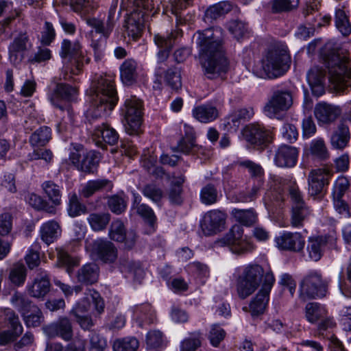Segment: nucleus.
I'll return each instance as SVG.
<instances>
[{"mask_svg": "<svg viewBox=\"0 0 351 351\" xmlns=\"http://www.w3.org/2000/svg\"><path fill=\"white\" fill-rule=\"evenodd\" d=\"M196 43L199 48V56L208 78H214L225 73L228 66L223 46L222 30L220 27L209 28L196 33Z\"/></svg>", "mask_w": 351, "mask_h": 351, "instance_id": "obj_1", "label": "nucleus"}, {"mask_svg": "<svg viewBox=\"0 0 351 351\" xmlns=\"http://www.w3.org/2000/svg\"><path fill=\"white\" fill-rule=\"evenodd\" d=\"M91 106L87 111L90 121L106 117L112 110L118 101L114 77L110 75L99 76L90 88Z\"/></svg>", "mask_w": 351, "mask_h": 351, "instance_id": "obj_2", "label": "nucleus"}, {"mask_svg": "<svg viewBox=\"0 0 351 351\" xmlns=\"http://www.w3.org/2000/svg\"><path fill=\"white\" fill-rule=\"evenodd\" d=\"M324 64L328 70V80L337 90H343L350 85L351 60L342 52L335 51L327 55Z\"/></svg>", "mask_w": 351, "mask_h": 351, "instance_id": "obj_3", "label": "nucleus"}, {"mask_svg": "<svg viewBox=\"0 0 351 351\" xmlns=\"http://www.w3.org/2000/svg\"><path fill=\"white\" fill-rule=\"evenodd\" d=\"M90 302L93 304V312L97 315L104 311L105 304L100 293L94 289L87 288L82 299L77 302L71 311L76 322L84 330H89L93 326V322L87 313L90 308Z\"/></svg>", "mask_w": 351, "mask_h": 351, "instance_id": "obj_4", "label": "nucleus"}, {"mask_svg": "<svg viewBox=\"0 0 351 351\" xmlns=\"http://www.w3.org/2000/svg\"><path fill=\"white\" fill-rule=\"evenodd\" d=\"M290 62V56L286 49L274 48L267 52L260 68L256 66V72L261 77H278L287 71Z\"/></svg>", "mask_w": 351, "mask_h": 351, "instance_id": "obj_5", "label": "nucleus"}, {"mask_svg": "<svg viewBox=\"0 0 351 351\" xmlns=\"http://www.w3.org/2000/svg\"><path fill=\"white\" fill-rule=\"evenodd\" d=\"M135 8L125 20L124 27L128 36L136 40L138 38L144 29L145 16L154 8L152 0H131Z\"/></svg>", "mask_w": 351, "mask_h": 351, "instance_id": "obj_6", "label": "nucleus"}, {"mask_svg": "<svg viewBox=\"0 0 351 351\" xmlns=\"http://www.w3.org/2000/svg\"><path fill=\"white\" fill-rule=\"evenodd\" d=\"M264 276L263 267L258 264H249L243 268L237 279V291L241 299L252 295L259 287Z\"/></svg>", "mask_w": 351, "mask_h": 351, "instance_id": "obj_7", "label": "nucleus"}, {"mask_svg": "<svg viewBox=\"0 0 351 351\" xmlns=\"http://www.w3.org/2000/svg\"><path fill=\"white\" fill-rule=\"evenodd\" d=\"M60 56L66 68L74 75H78L83 69L84 61L86 64L90 61V58L84 59L82 46L78 42L64 40L62 43Z\"/></svg>", "mask_w": 351, "mask_h": 351, "instance_id": "obj_8", "label": "nucleus"}, {"mask_svg": "<svg viewBox=\"0 0 351 351\" xmlns=\"http://www.w3.org/2000/svg\"><path fill=\"white\" fill-rule=\"evenodd\" d=\"M11 302L21 313L27 327H38L44 321L41 310L22 293L16 292L11 298Z\"/></svg>", "mask_w": 351, "mask_h": 351, "instance_id": "obj_9", "label": "nucleus"}, {"mask_svg": "<svg viewBox=\"0 0 351 351\" xmlns=\"http://www.w3.org/2000/svg\"><path fill=\"white\" fill-rule=\"evenodd\" d=\"M77 95V87L66 83H57L55 87L49 90L47 97L53 106L61 111L66 110L71 116V108L68 103L75 101Z\"/></svg>", "mask_w": 351, "mask_h": 351, "instance_id": "obj_10", "label": "nucleus"}, {"mask_svg": "<svg viewBox=\"0 0 351 351\" xmlns=\"http://www.w3.org/2000/svg\"><path fill=\"white\" fill-rule=\"evenodd\" d=\"M220 246H228L234 254H241L251 252L254 246L241 225H234L226 235L217 241Z\"/></svg>", "mask_w": 351, "mask_h": 351, "instance_id": "obj_11", "label": "nucleus"}, {"mask_svg": "<svg viewBox=\"0 0 351 351\" xmlns=\"http://www.w3.org/2000/svg\"><path fill=\"white\" fill-rule=\"evenodd\" d=\"M143 110V101L136 96L125 99L122 112L126 121L125 130L130 135L138 133L142 123Z\"/></svg>", "mask_w": 351, "mask_h": 351, "instance_id": "obj_12", "label": "nucleus"}, {"mask_svg": "<svg viewBox=\"0 0 351 351\" xmlns=\"http://www.w3.org/2000/svg\"><path fill=\"white\" fill-rule=\"evenodd\" d=\"M327 289L326 282L322 280V276L317 271L308 273L300 284V297L305 300L324 297Z\"/></svg>", "mask_w": 351, "mask_h": 351, "instance_id": "obj_13", "label": "nucleus"}, {"mask_svg": "<svg viewBox=\"0 0 351 351\" xmlns=\"http://www.w3.org/2000/svg\"><path fill=\"white\" fill-rule=\"evenodd\" d=\"M86 248L93 258L104 263H113L118 258L117 248L114 243L106 239L99 238L86 242Z\"/></svg>", "mask_w": 351, "mask_h": 351, "instance_id": "obj_14", "label": "nucleus"}, {"mask_svg": "<svg viewBox=\"0 0 351 351\" xmlns=\"http://www.w3.org/2000/svg\"><path fill=\"white\" fill-rule=\"evenodd\" d=\"M245 139L258 149H264L274 138L272 130L260 124H250L243 130Z\"/></svg>", "mask_w": 351, "mask_h": 351, "instance_id": "obj_15", "label": "nucleus"}, {"mask_svg": "<svg viewBox=\"0 0 351 351\" xmlns=\"http://www.w3.org/2000/svg\"><path fill=\"white\" fill-rule=\"evenodd\" d=\"M293 104V97L291 91L287 89H277L272 95L264 107V111L270 118L277 117L283 112L288 110Z\"/></svg>", "mask_w": 351, "mask_h": 351, "instance_id": "obj_16", "label": "nucleus"}, {"mask_svg": "<svg viewBox=\"0 0 351 351\" xmlns=\"http://www.w3.org/2000/svg\"><path fill=\"white\" fill-rule=\"evenodd\" d=\"M274 281L272 274L268 272L265 274L264 282L261 289L252 298L249 305V312L252 317H257L265 313Z\"/></svg>", "mask_w": 351, "mask_h": 351, "instance_id": "obj_17", "label": "nucleus"}, {"mask_svg": "<svg viewBox=\"0 0 351 351\" xmlns=\"http://www.w3.org/2000/svg\"><path fill=\"white\" fill-rule=\"evenodd\" d=\"M69 160L77 170L90 174L96 172L99 162V154L94 151L76 150L70 154Z\"/></svg>", "mask_w": 351, "mask_h": 351, "instance_id": "obj_18", "label": "nucleus"}, {"mask_svg": "<svg viewBox=\"0 0 351 351\" xmlns=\"http://www.w3.org/2000/svg\"><path fill=\"white\" fill-rule=\"evenodd\" d=\"M227 214L221 210L213 209L206 213L200 222L205 235L209 236L221 232L225 228Z\"/></svg>", "mask_w": 351, "mask_h": 351, "instance_id": "obj_19", "label": "nucleus"}, {"mask_svg": "<svg viewBox=\"0 0 351 351\" xmlns=\"http://www.w3.org/2000/svg\"><path fill=\"white\" fill-rule=\"evenodd\" d=\"M332 173L328 169H313L308 176V192L309 195L316 197L321 195L324 187L329 184Z\"/></svg>", "mask_w": 351, "mask_h": 351, "instance_id": "obj_20", "label": "nucleus"}, {"mask_svg": "<svg viewBox=\"0 0 351 351\" xmlns=\"http://www.w3.org/2000/svg\"><path fill=\"white\" fill-rule=\"evenodd\" d=\"M119 0H112L108 11V19L106 23L96 18H86V24L93 27L96 32L101 34L106 39L109 37L112 32L115 23V12Z\"/></svg>", "mask_w": 351, "mask_h": 351, "instance_id": "obj_21", "label": "nucleus"}, {"mask_svg": "<svg viewBox=\"0 0 351 351\" xmlns=\"http://www.w3.org/2000/svg\"><path fill=\"white\" fill-rule=\"evenodd\" d=\"M276 246L282 250L299 252L304 247L305 241L303 236L299 232L283 231L276 237Z\"/></svg>", "mask_w": 351, "mask_h": 351, "instance_id": "obj_22", "label": "nucleus"}, {"mask_svg": "<svg viewBox=\"0 0 351 351\" xmlns=\"http://www.w3.org/2000/svg\"><path fill=\"white\" fill-rule=\"evenodd\" d=\"M299 151L295 147L282 144L274 152V162L281 168H292L295 166Z\"/></svg>", "mask_w": 351, "mask_h": 351, "instance_id": "obj_23", "label": "nucleus"}, {"mask_svg": "<svg viewBox=\"0 0 351 351\" xmlns=\"http://www.w3.org/2000/svg\"><path fill=\"white\" fill-rule=\"evenodd\" d=\"M182 30L176 29L166 34H156L154 40L156 46L160 49L157 53V60L159 63L167 60L169 53L175 43L176 39L181 36Z\"/></svg>", "mask_w": 351, "mask_h": 351, "instance_id": "obj_24", "label": "nucleus"}, {"mask_svg": "<svg viewBox=\"0 0 351 351\" xmlns=\"http://www.w3.org/2000/svg\"><path fill=\"white\" fill-rule=\"evenodd\" d=\"M93 140L97 146L104 148V143L112 145L117 143L119 134L108 124L103 123L101 125L95 127L93 133Z\"/></svg>", "mask_w": 351, "mask_h": 351, "instance_id": "obj_25", "label": "nucleus"}, {"mask_svg": "<svg viewBox=\"0 0 351 351\" xmlns=\"http://www.w3.org/2000/svg\"><path fill=\"white\" fill-rule=\"evenodd\" d=\"M45 332L51 337L59 336L65 341L73 337V328L71 321L66 317H60L56 322L44 328Z\"/></svg>", "mask_w": 351, "mask_h": 351, "instance_id": "obj_26", "label": "nucleus"}, {"mask_svg": "<svg viewBox=\"0 0 351 351\" xmlns=\"http://www.w3.org/2000/svg\"><path fill=\"white\" fill-rule=\"evenodd\" d=\"M306 80L313 95L319 97L325 93L326 71L322 67L314 66L311 68L306 74Z\"/></svg>", "mask_w": 351, "mask_h": 351, "instance_id": "obj_27", "label": "nucleus"}, {"mask_svg": "<svg viewBox=\"0 0 351 351\" xmlns=\"http://www.w3.org/2000/svg\"><path fill=\"white\" fill-rule=\"evenodd\" d=\"M339 106L327 103H319L315 106L314 114L319 123L328 124L335 121L341 114Z\"/></svg>", "mask_w": 351, "mask_h": 351, "instance_id": "obj_28", "label": "nucleus"}, {"mask_svg": "<svg viewBox=\"0 0 351 351\" xmlns=\"http://www.w3.org/2000/svg\"><path fill=\"white\" fill-rule=\"evenodd\" d=\"M28 294L36 298L45 297L50 290V282L45 271H40L32 284L27 287Z\"/></svg>", "mask_w": 351, "mask_h": 351, "instance_id": "obj_29", "label": "nucleus"}, {"mask_svg": "<svg viewBox=\"0 0 351 351\" xmlns=\"http://www.w3.org/2000/svg\"><path fill=\"white\" fill-rule=\"evenodd\" d=\"M350 138L349 128L345 121H341L331 136V145L335 149H343L348 145Z\"/></svg>", "mask_w": 351, "mask_h": 351, "instance_id": "obj_30", "label": "nucleus"}, {"mask_svg": "<svg viewBox=\"0 0 351 351\" xmlns=\"http://www.w3.org/2000/svg\"><path fill=\"white\" fill-rule=\"evenodd\" d=\"M99 267L95 263H88L82 267L77 272L76 278L78 282L85 285H93L99 278Z\"/></svg>", "mask_w": 351, "mask_h": 351, "instance_id": "obj_31", "label": "nucleus"}, {"mask_svg": "<svg viewBox=\"0 0 351 351\" xmlns=\"http://www.w3.org/2000/svg\"><path fill=\"white\" fill-rule=\"evenodd\" d=\"M193 117L202 123H208L215 120L219 116L218 110L210 104L197 106L193 109Z\"/></svg>", "mask_w": 351, "mask_h": 351, "instance_id": "obj_32", "label": "nucleus"}, {"mask_svg": "<svg viewBox=\"0 0 351 351\" xmlns=\"http://www.w3.org/2000/svg\"><path fill=\"white\" fill-rule=\"evenodd\" d=\"M119 268L122 273L131 274L136 280L144 276V270L139 262L130 260L128 257L121 256L119 260Z\"/></svg>", "mask_w": 351, "mask_h": 351, "instance_id": "obj_33", "label": "nucleus"}, {"mask_svg": "<svg viewBox=\"0 0 351 351\" xmlns=\"http://www.w3.org/2000/svg\"><path fill=\"white\" fill-rule=\"evenodd\" d=\"M61 228L54 220L44 223L40 229L41 239L47 245L54 242L61 234Z\"/></svg>", "mask_w": 351, "mask_h": 351, "instance_id": "obj_34", "label": "nucleus"}, {"mask_svg": "<svg viewBox=\"0 0 351 351\" xmlns=\"http://www.w3.org/2000/svg\"><path fill=\"white\" fill-rule=\"evenodd\" d=\"M27 36L25 34H22L16 38L10 45V60L13 64H17L21 62L23 58L22 53L27 49Z\"/></svg>", "mask_w": 351, "mask_h": 351, "instance_id": "obj_35", "label": "nucleus"}, {"mask_svg": "<svg viewBox=\"0 0 351 351\" xmlns=\"http://www.w3.org/2000/svg\"><path fill=\"white\" fill-rule=\"evenodd\" d=\"M133 318L142 326L143 324H148L154 322L155 313L149 304L136 305L132 308Z\"/></svg>", "mask_w": 351, "mask_h": 351, "instance_id": "obj_36", "label": "nucleus"}, {"mask_svg": "<svg viewBox=\"0 0 351 351\" xmlns=\"http://www.w3.org/2000/svg\"><path fill=\"white\" fill-rule=\"evenodd\" d=\"M234 5L230 1H221L210 6L205 12L204 21L206 23H211L221 16L230 12Z\"/></svg>", "mask_w": 351, "mask_h": 351, "instance_id": "obj_37", "label": "nucleus"}, {"mask_svg": "<svg viewBox=\"0 0 351 351\" xmlns=\"http://www.w3.org/2000/svg\"><path fill=\"white\" fill-rule=\"evenodd\" d=\"M12 330H5L0 332V344L5 345L14 341L23 332V326L17 315L13 314L9 317Z\"/></svg>", "mask_w": 351, "mask_h": 351, "instance_id": "obj_38", "label": "nucleus"}, {"mask_svg": "<svg viewBox=\"0 0 351 351\" xmlns=\"http://www.w3.org/2000/svg\"><path fill=\"white\" fill-rule=\"evenodd\" d=\"M112 184L109 180L97 179L88 181L82 187L81 194L83 197L88 198L97 192L102 191L106 189L112 188Z\"/></svg>", "mask_w": 351, "mask_h": 351, "instance_id": "obj_39", "label": "nucleus"}, {"mask_svg": "<svg viewBox=\"0 0 351 351\" xmlns=\"http://www.w3.org/2000/svg\"><path fill=\"white\" fill-rule=\"evenodd\" d=\"M305 317L311 324H316L327 315V310L318 302H308L305 306Z\"/></svg>", "mask_w": 351, "mask_h": 351, "instance_id": "obj_40", "label": "nucleus"}, {"mask_svg": "<svg viewBox=\"0 0 351 351\" xmlns=\"http://www.w3.org/2000/svg\"><path fill=\"white\" fill-rule=\"evenodd\" d=\"M137 63L132 59L125 60L120 66V74L122 82L127 85L134 82L137 77Z\"/></svg>", "mask_w": 351, "mask_h": 351, "instance_id": "obj_41", "label": "nucleus"}, {"mask_svg": "<svg viewBox=\"0 0 351 351\" xmlns=\"http://www.w3.org/2000/svg\"><path fill=\"white\" fill-rule=\"evenodd\" d=\"M326 243V240L322 237L309 238L307 251L311 260L317 261L321 258Z\"/></svg>", "mask_w": 351, "mask_h": 351, "instance_id": "obj_42", "label": "nucleus"}, {"mask_svg": "<svg viewBox=\"0 0 351 351\" xmlns=\"http://www.w3.org/2000/svg\"><path fill=\"white\" fill-rule=\"evenodd\" d=\"M88 223L94 231L104 230L110 220V215L107 213H93L87 218Z\"/></svg>", "mask_w": 351, "mask_h": 351, "instance_id": "obj_43", "label": "nucleus"}, {"mask_svg": "<svg viewBox=\"0 0 351 351\" xmlns=\"http://www.w3.org/2000/svg\"><path fill=\"white\" fill-rule=\"evenodd\" d=\"M184 182V176L179 177L176 181H172L168 196L171 204L180 205L183 202L182 185Z\"/></svg>", "mask_w": 351, "mask_h": 351, "instance_id": "obj_44", "label": "nucleus"}, {"mask_svg": "<svg viewBox=\"0 0 351 351\" xmlns=\"http://www.w3.org/2000/svg\"><path fill=\"white\" fill-rule=\"evenodd\" d=\"M51 138V130L47 126L37 129L30 136L29 142L32 146H44Z\"/></svg>", "mask_w": 351, "mask_h": 351, "instance_id": "obj_45", "label": "nucleus"}, {"mask_svg": "<svg viewBox=\"0 0 351 351\" xmlns=\"http://www.w3.org/2000/svg\"><path fill=\"white\" fill-rule=\"evenodd\" d=\"M310 215V211L306 205L293 206L291 224L294 228H300L303 226Z\"/></svg>", "mask_w": 351, "mask_h": 351, "instance_id": "obj_46", "label": "nucleus"}, {"mask_svg": "<svg viewBox=\"0 0 351 351\" xmlns=\"http://www.w3.org/2000/svg\"><path fill=\"white\" fill-rule=\"evenodd\" d=\"M335 22L337 29L343 35L348 36L351 32V24L344 10L337 8L335 10Z\"/></svg>", "mask_w": 351, "mask_h": 351, "instance_id": "obj_47", "label": "nucleus"}, {"mask_svg": "<svg viewBox=\"0 0 351 351\" xmlns=\"http://www.w3.org/2000/svg\"><path fill=\"white\" fill-rule=\"evenodd\" d=\"M42 188L49 200L55 206L61 204L62 193L58 185L52 181H46L42 184Z\"/></svg>", "mask_w": 351, "mask_h": 351, "instance_id": "obj_48", "label": "nucleus"}, {"mask_svg": "<svg viewBox=\"0 0 351 351\" xmlns=\"http://www.w3.org/2000/svg\"><path fill=\"white\" fill-rule=\"evenodd\" d=\"M25 199L29 205L36 210H43L48 213H55V208L50 206L47 201L44 200L40 196L35 193L28 194L26 196Z\"/></svg>", "mask_w": 351, "mask_h": 351, "instance_id": "obj_49", "label": "nucleus"}, {"mask_svg": "<svg viewBox=\"0 0 351 351\" xmlns=\"http://www.w3.org/2000/svg\"><path fill=\"white\" fill-rule=\"evenodd\" d=\"M138 346L137 339L131 337L116 339L112 346L114 351H136Z\"/></svg>", "mask_w": 351, "mask_h": 351, "instance_id": "obj_50", "label": "nucleus"}, {"mask_svg": "<svg viewBox=\"0 0 351 351\" xmlns=\"http://www.w3.org/2000/svg\"><path fill=\"white\" fill-rule=\"evenodd\" d=\"M232 215L237 221L247 226L252 225L256 220V215L253 209L240 210L234 208L232 211Z\"/></svg>", "mask_w": 351, "mask_h": 351, "instance_id": "obj_51", "label": "nucleus"}, {"mask_svg": "<svg viewBox=\"0 0 351 351\" xmlns=\"http://www.w3.org/2000/svg\"><path fill=\"white\" fill-rule=\"evenodd\" d=\"M69 215L71 217H77L86 213V207L82 204L76 193L69 194V206L67 208Z\"/></svg>", "mask_w": 351, "mask_h": 351, "instance_id": "obj_52", "label": "nucleus"}, {"mask_svg": "<svg viewBox=\"0 0 351 351\" xmlns=\"http://www.w3.org/2000/svg\"><path fill=\"white\" fill-rule=\"evenodd\" d=\"M165 80L172 89L178 90L182 86L180 70L178 67L169 69L165 74Z\"/></svg>", "mask_w": 351, "mask_h": 351, "instance_id": "obj_53", "label": "nucleus"}, {"mask_svg": "<svg viewBox=\"0 0 351 351\" xmlns=\"http://www.w3.org/2000/svg\"><path fill=\"white\" fill-rule=\"evenodd\" d=\"M228 28L229 32L238 40L244 38L248 33L247 25L239 20L230 21Z\"/></svg>", "mask_w": 351, "mask_h": 351, "instance_id": "obj_54", "label": "nucleus"}, {"mask_svg": "<svg viewBox=\"0 0 351 351\" xmlns=\"http://www.w3.org/2000/svg\"><path fill=\"white\" fill-rule=\"evenodd\" d=\"M218 193L213 184H208L200 191L201 202L206 205H211L217 202Z\"/></svg>", "mask_w": 351, "mask_h": 351, "instance_id": "obj_55", "label": "nucleus"}, {"mask_svg": "<svg viewBox=\"0 0 351 351\" xmlns=\"http://www.w3.org/2000/svg\"><path fill=\"white\" fill-rule=\"evenodd\" d=\"M186 131V136L183 137L178 143V149L184 154H189L195 146V140L193 136V129L186 124L184 125Z\"/></svg>", "mask_w": 351, "mask_h": 351, "instance_id": "obj_56", "label": "nucleus"}, {"mask_svg": "<svg viewBox=\"0 0 351 351\" xmlns=\"http://www.w3.org/2000/svg\"><path fill=\"white\" fill-rule=\"evenodd\" d=\"M137 213L141 215L149 224L152 231H154V226L156 221V217L153 210L147 204H142L136 206Z\"/></svg>", "mask_w": 351, "mask_h": 351, "instance_id": "obj_57", "label": "nucleus"}, {"mask_svg": "<svg viewBox=\"0 0 351 351\" xmlns=\"http://www.w3.org/2000/svg\"><path fill=\"white\" fill-rule=\"evenodd\" d=\"M125 232L124 224L121 220L117 219L112 222L109 230V237L112 240L122 242Z\"/></svg>", "mask_w": 351, "mask_h": 351, "instance_id": "obj_58", "label": "nucleus"}, {"mask_svg": "<svg viewBox=\"0 0 351 351\" xmlns=\"http://www.w3.org/2000/svg\"><path fill=\"white\" fill-rule=\"evenodd\" d=\"M162 334L159 330L149 331L146 336L147 349L158 350L163 346Z\"/></svg>", "mask_w": 351, "mask_h": 351, "instance_id": "obj_59", "label": "nucleus"}, {"mask_svg": "<svg viewBox=\"0 0 351 351\" xmlns=\"http://www.w3.org/2000/svg\"><path fill=\"white\" fill-rule=\"evenodd\" d=\"M26 278V269L23 265H15L11 269L9 279L15 285L20 286L25 282Z\"/></svg>", "mask_w": 351, "mask_h": 351, "instance_id": "obj_60", "label": "nucleus"}, {"mask_svg": "<svg viewBox=\"0 0 351 351\" xmlns=\"http://www.w3.org/2000/svg\"><path fill=\"white\" fill-rule=\"evenodd\" d=\"M299 0H272L271 10L274 13L291 10L298 5Z\"/></svg>", "mask_w": 351, "mask_h": 351, "instance_id": "obj_61", "label": "nucleus"}, {"mask_svg": "<svg viewBox=\"0 0 351 351\" xmlns=\"http://www.w3.org/2000/svg\"><path fill=\"white\" fill-rule=\"evenodd\" d=\"M311 152L313 155L322 160H326L328 158V152L325 145L324 141L322 138H317L312 141L311 143Z\"/></svg>", "mask_w": 351, "mask_h": 351, "instance_id": "obj_62", "label": "nucleus"}, {"mask_svg": "<svg viewBox=\"0 0 351 351\" xmlns=\"http://www.w3.org/2000/svg\"><path fill=\"white\" fill-rule=\"evenodd\" d=\"M126 205V201L121 196L115 195L108 197V208L112 213L117 215L122 213L125 210Z\"/></svg>", "mask_w": 351, "mask_h": 351, "instance_id": "obj_63", "label": "nucleus"}, {"mask_svg": "<svg viewBox=\"0 0 351 351\" xmlns=\"http://www.w3.org/2000/svg\"><path fill=\"white\" fill-rule=\"evenodd\" d=\"M201 345L200 333L194 332L181 343L180 351H195Z\"/></svg>", "mask_w": 351, "mask_h": 351, "instance_id": "obj_64", "label": "nucleus"}]
</instances>
